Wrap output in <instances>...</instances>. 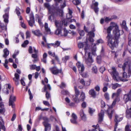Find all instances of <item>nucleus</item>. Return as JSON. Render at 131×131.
I'll return each instance as SVG.
<instances>
[{
    "label": "nucleus",
    "mask_w": 131,
    "mask_h": 131,
    "mask_svg": "<svg viewBox=\"0 0 131 131\" xmlns=\"http://www.w3.org/2000/svg\"><path fill=\"white\" fill-rule=\"evenodd\" d=\"M4 54L3 55V57L6 58L9 54V51L7 48H6L4 50Z\"/></svg>",
    "instance_id": "obj_33"
},
{
    "label": "nucleus",
    "mask_w": 131,
    "mask_h": 131,
    "mask_svg": "<svg viewBox=\"0 0 131 131\" xmlns=\"http://www.w3.org/2000/svg\"><path fill=\"white\" fill-rule=\"evenodd\" d=\"M103 11H101V13L102 14L104 13L108 10V8L105 6H104L103 7Z\"/></svg>",
    "instance_id": "obj_47"
},
{
    "label": "nucleus",
    "mask_w": 131,
    "mask_h": 131,
    "mask_svg": "<svg viewBox=\"0 0 131 131\" xmlns=\"http://www.w3.org/2000/svg\"><path fill=\"white\" fill-rule=\"evenodd\" d=\"M101 107L104 108V110L105 111H107L108 113V116L110 118H112V115L114 113V111L112 110V108L114 106H112V105L111 106H108V105H106L105 102L103 101H101Z\"/></svg>",
    "instance_id": "obj_4"
},
{
    "label": "nucleus",
    "mask_w": 131,
    "mask_h": 131,
    "mask_svg": "<svg viewBox=\"0 0 131 131\" xmlns=\"http://www.w3.org/2000/svg\"><path fill=\"white\" fill-rule=\"evenodd\" d=\"M29 43L28 40H26L24 41V43L21 46L23 47H25Z\"/></svg>",
    "instance_id": "obj_51"
},
{
    "label": "nucleus",
    "mask_w": 131,
    "mask_h": 131,
    "mask_svg": "<svg viewBox=\"0 0 131 131\" xmlns=\"http://www.w3.org/2000/svg\"><path fill=\"white\" fill-rule=\"evenodd\" d=\"M46 92V97L47 100L50 99L51 101V96L50 93L48 92V91H45Z\"/></svg>",
    "instance_id": "obj_42"
},
{
    "label": "nucleus",
    "mask_w": 131,
    "mask_h": 131,
    "mask_svg": "<svg viewBox=\"0 0 131 131\" xmlns=\"http://www.w3.org/2000/svg\"><path fill=\"white\" fill-rule=\"evenodd\" d=\"M16 100V97L13 95H11L10 97L9 101V105L11 106L12 108L15 107V105L14 102Z\"/></svg>",
    "instance_id": "obj_8"
},
{
    "label": "nucleus",
    "mask_w": 131,
    "mask_h": 131,
    "mask_svg": "<svg viewBox=\"0 0 131 131\" xmlns=\"http://www.w3.org/2000/svg\"><path fill=\"white\" fill-rule=\"evenodd\" d=\"M78 48H82L83 47H84V50L85 54L86 52V50L88 49V45L87 43L85 42H80L78 44Z\"/></svg>",
    "instance_id": "obj_12"
},
{
    "label": "nucleus",
    "mask_w": 131,
    "mask_h": 131,
    "mask_svg": "<svg viewBox=\"0 0 131 131\" xmlns=\"http://www.w3.org/2000/svg\"><path fill=\"white\" fill-rule=\"evenodd\" d=\"M92 70L93 72L95 73H96L97 72V67L95 66H94L92 68Z\"/></svg>",
    "instance_id": "obj_46"
},
{
    "label": "nucleus",
    "mask_w": 131,
    "mask_h": 131,
    "mask_svg": "<svg viewBox=\"0 0 131 131\" xmlns=\"http://www.w3.org/2000/svg\"><path fill=\"white\" fill-rule=\"evenodd\" d=\"M30 69L31 70H35L36 68V65L33 64L30 65L29 66Z\"/></svg>",
    "instance_id": "obj_53"
},
{
    "label": "nucleus",
    "mask_w": 131,
    "mask_h": 131,
    "mask_svg": "<svg viewBox=\"0 0 131 131\" xmlns=\"http://www.w3.org/2000/svg\"><path fill=\"white\" fill-rule=\"evenodd\" d=\"M104 96L106 100H108L109 99V95L108 93H105L104 95Z\"/></svg>",
    "instance_id": "obj_54"
},
{
    "label": "nucleus",
    "mask_w": 131,
    "mask_h": 131,
    "mask_svg": "<svg viewBox=\"0 0 131 131\" xmlns=\"http://www.w3.org/2000/svg\"><path fill=\"white\" fill-rule=\"evenodd\" d=\"M61 42L58 41H56L55 42V43H51L52 46L55 47H57L60 46V44Z\"/></svg>",
    "instance_id": "obj_36"
},
{
    "label": "nucleus",
    "mask_w": 131,
    "mask_h": 131,
    "mask_svg": "<svg viewBox=\"0 0 131 131\" xmlns=\"http://www.w3.org/2000/svg\"><path fill=\"white\" fill-rule=\"evenodd\" d=\"M100 70L101 73H103V72L105 70V68L103 66H102L100 68Z\"/></svg>",
    "instance_id": "obj_60"
},
{
    "label": "nucleus",
    "mask_w": 131,
    "mask_h": 131,
    "mask_svg": "<svg viewBox=\"0 0 131 131\" xmlns=\"http://www.w3.org/2000/svg\"><path fill=\"white\" fill-rule=\"evenodd\" d=\"M89 36V37H94V34L93 32L90 31L88 33Z\"/></svg>",
    "instance_id": "obj_52"
},
{
    "label": "nucleus",
    "mask_w": 131,
    "mask_h": 131,
    "mask_svg": "<svg viewBox=\"0 0 131 131\" xmlns=\"http://www.w3.org/2000/svg\"><path fill=\"white\" fill-rule=\"evenodd\" d=\"M77 119L72 118L70 119V121L71 123L73 124H77Z\"/></svg>",
    "instance_id": "obj_55"
},
{
    "label": "nucleus",
    "mask_w": 131,
    "mask_h": 131,
    "mask_svg": "<svg viewBox=\"0 0 131 131\" xmlns=\"http://www.w3.org/2000/svg\"><path fill=\"white\" fill-rule=\"evenodd\" d=\"M103 42V40L101 39H100L98 40L96 42V44H93L92 46H93L92 49V52L93 54H95V52L96 50V45H99L100 43H102Z\"/></svg>",
    "instance_id": "obj_13"
},
{
    "label": "nucleus",
    "mask_w": 131,
    "mask_h": 131,
    "mask_svg": "<svg viewBox=\"0 0 131 131\" xmlns=\"http://www.w3.org/2000/svg\"><path fill=\"white\" fill-rule=\"evenodd\" d=\"M48 54L50 55L53 57H54L55 56V53L54 52L52 53L51 51H49L48 52Z\"/></svg>",
    "instance_id": "obj_63"
},
{
    "label": "nucleus",
    "mask_w": 131,
    "mask_h": 131,
    "mask_svg": "<svg viewBox=\"0 0 131 131\" xmlns=\"http://www.w3.org/2000/svg\"><path fill=\"white\" fill-rule=\"evenodd\" d=\"M54 1H55L56 6H57L58 5V3H61L62 0H54Z\"/></svg>",
    "instance_id": "obj_58"
},
{
    "label": "nucleus",
    "mask_w": 131,
    "mask_h": 131,
    "mask_svg": "<svg viewBox=\"0 0 131 131\" xmlns=\"http://www.w3.org/2000/svg\"><path fill=\"white\" fill-rule=\"evenodd\" d=\"M55 24L57 28H62V26H67V22L65 20H63L59 21L56 20L54 21Z\"/></svg>",
    "instance_id": "obj_5"
},
{
    "label": "nucleus",
    "mask_w": 131,
    "mask_h": 131,
    "mask_svg": "<svg viewBox=\"0 0 131 131\" xmlns=\"http://www.w3.org/2000/svg\"><path fill=\"white\" fill-rule=\"evenodd\" d=\"M92 127L94 128V129H93L92 130H89V131H97L98 130L99 131H103L101 129H98L99 126L98 124H97L96 126L95 125H93Z\"/></svg>",
    "instance_id": "obj_26"
},
{
    "label": "nucleus",
    "mask_w": 131,
    "mask_h": 131,
    "mask_svg": "<svg viewBox=\"0 0 131 131\" xmlns=\"http://www.w3.org/2000/svg\"><path fill=\"white\" fill-rule=\"evenodd\" d=\"M49 69L52 73L54 75H57L59 73L61 74L62 73V70H59L56 67L50 68Z\"/></svg>",
    "instance_id": "obj_7"
},
{
    "label": "nucleus",
    "mask_w": 131,
    "mask_h": 131,
    "mask_svg": "<svg viewBox=\"0 0 131 131\" xmlns=\"http://www.w3.org/2000/svg\"><path fill=\"white\" fill-rule=\"evenodd\" d=\"M93 61V60L92 58H88L87 59L85 60L86 63L88 64L89 63H91Z\"/></svg>",
    "instance_id": "obj_40"
},
{
    "label": "nucleus",
    "mask_w": 131,
    "mask_h": 131,
    "mask_svg": "<svg viewBox=\"0 0 131 131\" xmlns=\"http://www.w3.org/2000/svg\"><path fill=\"white\" fill-rule=\"evenodd\" d=\"M98 3L97 2H95L94 3H93L91 6V8L94 10L95 12L97 14H98L99 10L98 7Z\"/></svg>",
    "instance_id": "obj_11"
},
{
    "label": "nucleus",
    "mask_w": 131,
    "mask_h": 131,
    "mask_svg": "<svg viewBox=\"0 0 131 131\" xmlns=\"http://www.w3.org/2000/svg\"><path fill=\"white\" fill-rule=\"evenodd\" d=\"M129 62L126 61L125 62L123 65L121 64H119L118 65V67L120 68H122L123 70L125 71L126 68H127V66H128V64Z\"/></svg>",
    "instance_id": "obj_19"
},
{
    "label": "nucleus",
    "mask_w": 131,
    "mask_h": 131,
    "mask_svg": "<svg viewBox=\"0 0 131 131\" xmlns=\"http://www.w3.org/2000/svg\"><path fill=\"white\" fill-rule=\"evenodd\" d=\"M80 73H82L84 70V67L83 64L80 62H78L76 63Z\"/></svg>",
    "instance_id": "obj_15"
},
{
    "label": "nucleus",
    "mask_w": 131,
    "mask_h": 131,
    "mask_svg": "<svg viewBox=\"0 0 131 131\" xmlns=\"http://www.w3.org/2000/svg\"><path fill=\"white\" fill-rule=\"evenodd\" d=\"M44 27L45 31L47 32V34H51L50 30V28H48V24L47 23H45Z\"/></svg>",
    "instance_id": "obj_27"
},
{
    "label": "nucleus",
    "mask_w": 131,
    "mask_h": 131,
    "mask_svg": "<svg viewBox=\"0 0 131 131\" xmlns=\"http://www.w3.org/2000/svg\"><path fill=\"white\" fill-rule=\"evenodd\" d=\"M79 33L81 36H83L84 35V32L82 30H80L79 31Z\"/></svg>",
    "instance_id": "obj_61"
},
{
    "label": "nucleus",
    "mask_w": 131,
    "mask_h": 131,
    "mask_svg": "<svg viewBox=\"0 0 131 131\" xmlns=\"http://www.w3.org/2000/svg\"><path fill=\"white\" fill-rule=\"evenodd\" d=\"M78 96L73 95L72 97V100L76 103H78L80 102L79 98H78Z\"/></svg>",
    "instance_id": "obj_24"
},
{
    "label": "nucleus",
    "mask_w": 131,
    "mask_h": 131,
    "mask_svg": "<svg viewBox=\"0 0 131 131\" xmlns=\"http://www.w3.org/2000/svg\"><path fill=\"white\" fill-rule=\"evenodd\" d=\"M119 95L116 93H114L113 94L112 97L113 98L114 97H115V99L114 100L112 104V106H114L116 104L117 102H118L120 100L119 97Z\"/></svg>",
    "instance_id": "obj_10"
},
{
    "label": "nucleus",
    "mask_w": 131,
    "mask_h": 131,
    "mask_svg": "<svg viewBox=\"0 0 131 131\" xmlns=\"http://www.w3.org/2000/svg\"><path fill=\"white\" fill-rule=\"evenodd\" d=\"M121 25L122 28H124L126 30H128V28L126 26V23L125 21L123 20V21Z\"/></svg>",
    "instance_id": "obj_41"
},
{
    "label": "nucleus",
    "mask_w": 131,
    "mask_h": 131,
    "mask_svg": "<svg viewBox=\"0 0 131 131\" xmlns=\"http://www.w3.org/2000/svg\"><path fill=\"white\" fill-rule=\"evenodd\" d=\"M73 3L75 5H78L80 4L81 2V0H73Z\"/></svg>",
    "instance_id": "obj_45"
},
{
    "label": "nucleus",
    "mask_w": 131,
    "mask_h": 131,
    "mask_svg": "<svg viewBox=\"0 0 131 131\" xmlns=\"http://www.w3.org/2000/svg\"><path fill=\"white\" fill-rule=\"evenodd\" d=\"M113 28V27H115V29L113 31V32H116V35L117 36H120L119 30L118 29V26L114 22H111V26Z\"/></svg>",
    "instance_id": "obj_9"
},
{
    "label": "nucleus",
    "mask_w": 131,
    "mask_h": 131,
    "mask_svg": "<svg viewBox=\"0 0 131 131\" xmlns=\"http://www.w3.org/2000/svg\"><path fill=\"white\" fill-rule=\"evenodd\" d=\"M45 7H46L48 10L49 13H52L54 10L57 9L56 8L52 6H51L48 3H45L44 4Z\"/></svg>",
    "instance_id": "obj_16"
},
{
    "label": "nucleus",
    "mask_w": 131,
    "mask_h": 131,
    "mask_svg": "<svg viewBox=\"0 0 131 131\" xmlns=\"http://www.w3.org/2000/svg\"><path fill=\"white\" fill-rule=\"evenodd\" d=\"M113 29L112 26L109 27L107 29L108 33L106 37V39L107 41V45L113 50L115 47L118 46V39L120 36H117L116 35V32H114L115 34L114 37H113L111 34V31Z\"/></svg>",
    "instance_id": "obj_1"
},
{
    "label": "nucleus",
    "mask_w": 131,
    "mask_h": 131,
    "mask_svg": "<svg viewBox=\"0 0 131 131\" xmlns=\"http://www.w3.org/2000/svg\"><path fill=\"white\" fill-rule=\"evenodd\" d=\"M80 116L82 118V120H85L86 119V116L84 114L83 110H81L80 111Z\"/></svg>",
    "instance_id": "obj_31"
},
{
    "label": "nucleus",
    "mask_w": 131,
    "mask_h": 131,
    "mask_svg": "<svg viewBox=\"0 0 131 131\" xmlns=\"http://www.w3.org/2000/svg\"><path fill=\"white\" fill-rule=\"evenodd\" d=\"M124 99L125 103L129 101L131 102V96L128 94H125L124 96Z\"/></svg>",
    "instance_id": "obj_20"
},
{
    "label": "nucleus",
    "mask_w": 131,
    "mask_h": 131,
    "mask_svg": "<svg viewBox=\"0 0 131 131\" xmlns=\"http://www.w3.org/2000/svg\"><path fill=\"white\" fill-rule=\"evenodd\" d=\"M119 85L117 83L113 84L112 87V89H115L117 87L119 86Z\"/></svg>",
    "instance_id": "obj_50"
},
{
    "label": "nucleus",
    "mask_w": 131,
    "mask_h": 131,
    "mask_svg": "<svg viewBox=\"0 0 131 131\" xmlns=\"http://www.w3.org/2000/svg\"><path fill=\"white\" fill-rule=\"evenodd\" d=\"M30 20H28L29 24L31 27H32L35 23V19L33 14L31 13L30 16Z\"/></svg>",
    "instance_id": "obj_14"
},
{
    "label": "nucleus",
    "mask_w": 131,
    "mask_h": 131,
    "mask_svg": "<svg viewBox=\"0 0 131 131\" xmlns=\"http://www.w3.org/2000/svg\"><path fill=\"white\" fill-rule=\"evenodd\" d=\"M15 77L13 78V80L15 82V84L17 85L19 84V75L17 73H15Z\"/></svg>",
    "instance_id": "obj_18"
},
{
    "label": "nucleus",
    "mask_w": 131,
    "mask_h": 131,
    "mask_svg": "<svg viewBox=\"0 0 131 131\" xmlns=\"http://www.w3.org/2000/svg\"><path fill=\"white\" fill-rule=\"evenodd\" d=\"M61 93L63 95H68L69 93L67 91L64 90L62 91Z\"/></svg>",
    "instance_id": "obj_59"
},
{
    "label": "nucleus",
    "mask_w": 131,
    "mask_h": 131,
    "mask_svg": "<svg viewBox=\"0 0 131 131\" xmlns=\"http://www.w3.org/2000/svg\"><path fill=\"white\" fill-rule=\"evenodd\" d=\"M69 58L68 56H66L62 58V60L63 62L66 63L67 61L68 60Z\"/></svg>",
    "instance_id": "obj_44"
},
{
    "label": "nucleus",
    "mask_w": 131,
    "mask_h": 131,
    "mask_svg": "<svg viewBox=\"0 0 131 131\" xmlns=\"http://www.w3.org/2000/svg\"><path fill=\"white\" fill-rule=\"evenodd\" d=\"M127 67L128 68V77H130L131 75V62H129L128 66H127Z\"/></svg>",
    "instance_id": "obj_25"
},
{
    "label": "nucleus",
    "mask_w": 131,
    "mask_h": 131,
    "mask_svg": "<svg viewBox=\"0 0 131 131\" xmlns=\"http://www.w3.org/2000/svg\"><path fill=\"white\" fill-rule=\"evenodd\" d=\"M33 33L36 35L38 36H40L42 35V34L40 33L39 30H38L32 31Z\"/></svg>",
    "instance_id": "obj_37"
},
{
    "label": "nucleus",
    "mask_w": 131,
    "mask_h": 131,
    "mask_svg": "<svg viewBox=\"0 0 131 131\" xmlns=\"http://www.w3.org/2000/svg\"><path fill=\"white\" fill-rule=\"evenodd\" d=\"M36 21H38V23L40 26H43L42 23L41 22V19L39 16H38L36 18Z\"/></svg>",
    "instance_id": "obj_43"
},
{
    "label": "nucleus",
    "mask_w": 131,
    "mask_h": 131,
    "mask_svg": "<svg viewBox=\"0 0 131 131\" xmlns=\"http://www.w3.org/2000/svg\"><path fill=\"white\" fill-rule=\"evenodd\" d=\"M5 86L6 88L5 89V93L6 94H8L9 93V90H10L11 88V86L10 84H6L5 85Z\"/></svg>",
    "instance_id": "obj_32"
},
{
    "label": "nucleus",
    "mask_w": 131,
    "mask_h": 131,
    "mask_svg": "<svg viewBox=\"0 0 131 131\" xmlns=\"http://www.w3.org/2000/svg\"><path fill=\"white\" fill-rule=\"evenodd\" d=\"M85 93L83 92H82L79 98L80 101H84L85 99Z\"/></svg>",
    "instance_id": "obj_29"
},
{
    "label": "nucleus",
    "mask_w": 131,
    "mask_h": 131,
    "mask_svg": "<svg viewBox=\"0 0 131 131\" xmlns=\"http://www.w3.org/2000/svg\"><path fill=\"white\" fill-rule=\"evenodd\" d=\"M51 90V87L49 84L47 85H45L44 87V91H46L47 90Z\"/></svg>",
    "instance_id": "obj_39"
},
{
    "label": "nucleus",
    "mask_w": 131,
    "mask_h": 131,
    "mask_svg": "<svg viewBox=\"0 0 131 131\" xmlns=\"http://www.w3.org/2000/svg\"><path fill=\"white\" fill-rule=\"evenodd\" d=\"M0 128L1 129L4 131L5 130V128L4 125L2 123L0 124Z\"/></svg>",
    "instance_id": "obj_64"
},
{
    "label": "nucleus",
    "mask_w": 131,
    "mask_h": 131,
    "mask_svg": "<svg viewBox=\"0 0 131 131\" xmlns=\"http://www.w3.org/2000/svg\"><path fill=\"white\" fill-rule=\"evenodd\" d=\"M126 117L128 118H131V111H130L128 108H127L126 111Z\"/></svg>",
    "instance_id": "obj_28"
},
{
    "label": "nucleus",
    "mask_w": 131,
    "mask_h": 131,
    "mask_svg": "<svg viewBox=\"0 0 131 131\" xmlns=\"http://www.w3.org/2000/svg\"><path fill=\"white\" fill-rule=\"evenodd\" d=\"M97 63L100 64L101 62V56H98L97 57Z\"/></svg>",
    "instance_id": "obj_49"
},
{
    "label": "nucleus",
    "mask_w": 131,
    "mask_h": 131,
    "mask_svg": "<svg viewBox=\"0 0 131 131\" xmlns=\"http://www.w3.org/2000/svg\"><path fill=\"white\" fill-rule=\"evenodd\" d=\"M68 33V30H66L65 28L64 29V34H62L63 35L62 36H67Z\"/></svg>",
    "instance_id": "obj_57"
},
{
    "label": "nucleus",
    "mask_w": 131,
    "mask_h": 131,
    "mask_svg": "<svg viewBox=\"0 0 131 131\" xmlns=\"http://www.w3.org/2000/svg\"><path fill=\"white\" fill-rule=\"evenodd\" d=\"M72 11L70 9H69V13L67 15V19H69L72 18Z\"/></svg>",
    "instance_id": "obj_38"
},
{
    "label": "nucleus",
    "mask_w": 131,
    "mask_h": 131,
    "mask_svg": "<svg viewBox=\"0 0 131 131\" xmlns=\"http://www.w3.org/2000/svg\"><path fill=\"white\" fill-rule=\"evenodd\" d=\"M74 89L75 91V95L79 96V92L78 90L77 89V87L76 86H74Z\"/></svg>",
    "instance_id": "obj_48"
},
{
    "label": "nucleus",
    "mask_w": 131,
    "mask_h": 131,
    "mask_svg": "<svg viewBox=\"0 0 131 131\" xmlns=\"http://www.w3.org/2000/svg\"><path fill=\"white\" fill-rule=\"evenodd\" d=\"M123 119V117H120L119 116L116 114L115 115V121L116 123H118L119 122L121 121Z\"/></svg>",
    "instance_id": "obj_21"
},
{
    "label": "nucleus",
    "mask_w": 131,
    "mask_h": 131,
    "mask_svg": "<svg viewBox=\"0 0 131 131\" xmlns=\"http://www.w3.org/2000/svg\"><path fill=\"white\" fill-rule=\"evenodd\" d=\"M43 124L45 127V131L50 130L51 126L49 124L45 122H43Z\"/></svg>",
    "instance_id": "obj_22"
},
{
    "label": "nucleus",
    "mask_w": 131,
    "mask_h": 131,
    "mask_svg": "<svg viewBox=\"0 0 131 131\" xmlns=\"http://www.w3.org/2000/svg\"><path fill=\"white\" fill-rule=\"evenodd\" d=\"M61 28H57L56 31V34L59 36H62L63 35L61 32Z\"/></svg>",
    "instance_id": "obj_35"
},
{
    "label": "nucleus",
    "mask_w": 131,
    "mask_h": 131,
    "mask_svg": "<svg viewBox=\"0 0 131 131\" xmlns=\"http://www.w3.org/2000/svg\"><path fill=\"white\" fill-rule=\"evenodd\" d=\"M110 73L113 79L116 82L120 81L123 82L127 81L128 80L126 79L130 77H128V75H127L126 72H124L123 74V77L124 79H122L121 78L119 77L118 73L116 71L115 68L114 67L112 68V71Z\"/></svg>",
    "instance_id": "obj_2"
},
{
    "label": "nucleus",
    "mask_w": 131,
    "mask_h": 131,
    "mask_svg": "<svg viewBox=\"0 0 131 131\" xmlns=\"http://www.w3.org/2000/svg\"><path fill=\"white\" fill-rule=\"evenodd\" d=\"M89 93L93 97H95L96 96L95 92L93 89L90 90L89 92Z\"/></svg>",
    "instance_id": "obj_30"
},
{
    "label": "nucleus",
    "mask_w": 131,
    "mask_h": 131,
    "mask_svg": "<svg viewBox=\"0 0 131 131\" xmlns=\"http://www.w3.org/2000/svg\"><path fill=\"white\" fill-rule=\"evenodd\" d=\"M131 34H129V35L128 39V44L129 45L131 46Z\"/></svg>",
    "instance_id": "obj_56"
},
{
    "label": "nucleus",
    "mask_w": 131,
    "mask_h": 131,
    "mask_svg": "<svg viewBox=\"0 0 131 131\" xmlns=\"http://www.w3.org/2000/svg\"><path fill=\"white\" fill-rule=\"evenodd\" d=\"M63 11L62 9H57L54 10L52 13H49L50 15L48 17V19L51 22L53 21L58 16L62 17L63 15Z\"/></svg>",
    "instance_id": "obj_3"
},
{
    "label": "nucleus",
    "mask_w": 131,
    "mask_h": 131,
    "mask_svg": "<svg viewBox=\"0 0 131 131\" xmlns=\"http://www.w3.org/2000/svg\"><path fill=\"white\" fill-rule=\"evenodd\" d=\"M20 10V8L18 7H16L15 9V11L16 14L19 17V20H22V18L21 16L20 15V12L19 11Z\"/></svg>",
    "instance_id": "obj_23"
},
{
    "label": "nucleus",
    "mask_w": 131,
    "mask_h": 131,
    "mask_svg": "<svg viewBox=\"0 0 131 131\" xmlns=\"http://www.w3.org/2000/svg\"><path fill=\"white\" fill-rule=\"evenodd\" d=\"M9 7H8L5 9L4 10L5 14L3 16V17L4 19V21L5 23H6V25L5 30H7V24L8 22L9 12Z\"/></svg>",
    "instance_id": "obj_6"
},
{
    "label": "nucleus",
    "mask_w": 131,
    "mask_h": 131,
    "mask_svg": "<svg viewBox=\"0 0 131 131\" xmlns=\"http://www.w3.org/2000/svg\"><path fill=\"white\" fill-rule=\"evenodd\" d=\"M33 47L30 46L28 49V52L30 53H31L33 52Z\"/></svg>",
    "instance_id": "obj_62"
},
{
    "label": "nucleus",
    "mask_w": 131,
    "mask_h": 131,
    "mask_svg": "<svg viewBox=\"0 0 131 131\" xmlns=\"http://www.w3.org/2000/svg\"><path fill=\"white\" fill-rule=\"evenodd\" d=\"M47 57V53H45L43 54L42 58L41 59V61L45 63H46L47 62L46 59Z\"/></svg>",
    "instance_id": "obj_34"
},
{
    "label": "nucleus",
    "mask_w": 131,
    "mask_h": 131,
    "mask_svg": "<svg viewBox=\"0 0 131 131\" xmlns=\"http://www.w3.org/2000/svg\"><path fill=\"white\" fill-rule=\"evenodd\" d=\"M104 113V111L102 110L100 113L99 114L98 122L99 123H101L103 121Z\"/></svg>",
    "instance_id": "obj_17"
}]
</instances>
